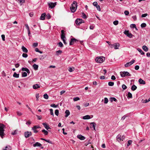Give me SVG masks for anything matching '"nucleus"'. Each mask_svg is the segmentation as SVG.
Here are the masks:
<instances>
[{"label":"nucleus","instance_id":"obj_1","mask_svg":"<svg viewBox=\"0 0 150 150\" xmlns=\"http://www.w3.org/2000/svg\"><path fill=\"white\" fill-rule=\"evenodd\" d=\"M77 6V4L76 1H74L70 7L71 11L72 13H74L76 11Z\"/></svg>","mask_w":150,"mask_h":150},{"label":"nucleus","instance_id":"obj_2","mask_svg":"<svg viewBox=\"0 0 150 150\" xmlns=\"http://www.w3.org/2000/svg\"><path fill=\"white\" fill-rule=\"evenodd\" d=\"M5 126L4 125L0 123V136L2 138H3L4 135V128Z\"/></svg>","mask_w":150,"mask_h":150},{"label":"nucleus","instance_id":"obj_3","mask_svg":"<svg viewBox=\"0 0 150 150\" xmlns=\"http://www.w3.org/2000/svg\"><path fill=\"white\" fill-rule=\"evenodd\" d=\"M105 60V58L103 56L97 57L95 59L96 61L98 63H102Z\"/></svg>","mask_w":150,"mask_h":150},{"label":"nucleus","instance_id":"obj_4","mask_svg":"<svg viewBox=\"0 0 150 150\" xmlns=\"http://www.w3.org/2000/svg\"><path fill=\"white\" fill-rule=\"evenodd\" d=\"M121 76L122 77H124L126 76H131V75L127 71H121L120 72Z\"/></svg>","mask_w":150,"mask_h":150},{"label":"nucleus","instance_id":"obj_5","mask_svg":"<svg viewBox=\"0 0 150 150\" xmlns=\"http://www.w3.org/2000/svg\"><path fill=\"white\" fill-rule=\"evenodd\" d=\"M125 138V136L124 135L121 136L119 134L117 136V139L119 142H120L121 141H123Z\"/></svg>","mask_w":150,"mask_h":150},{"label":"nucleus","instance_id":"obj_6","mask_svg":"<svg viewBox=\"0 0 150 150\" xmlns=\"http://www.w3.org/2000/svg\"><path fill=\"white\" fill-rule=\"evenodd\" d=\"M40 128V127L38 125H34L32 127V129L33 130L35 133H37L38 132V131L37 129Z\"/></svg>","mask_w":150,"mask_h":150},{"label":"nucleus","instance_id":"obj_7","mask_svg":"<svg viewBox=\"0 0 150 150\" xmlns=\"http://www.w3.org/2000/svg\"><path fill=\"white\" fill-rule=\"evenodd\" d=\"M79 42V40H77L75 38H71L69 43V45H72L74 44V42L77 43Z\"/></svg>","mask_w":150,"mask_h":150},{"label":"nucleus","instance_id":"obj_8","mask_svg":"<svg viewBox=\"0 0 150 150\" xmlns=\"http://www.w3.org/2000/svg\"><path fill=\"white\" fill-rule=\"evenodd\" d=\"M57 4V2H50L48 3V5L50 8H52L54 7Z\"/></svg>","mask_w":150,"mask_h":150},{"label":"nucleus","instance_id":"obj_9","mask_svg":"<svg viewBox=\"0 0 150 150\" xmlns=\"http://www.w3.org/2000/svg\"><path fill=\"white\" fill-rule=\"evenodd\" d=\"M75 22L76 24L78 25H79L81 23H84V21L82 19L79 18L77 19Z\"/></svg>","mask_w":150,"mask_h":150},{"label":"nucleus","instance_id":"obj_10","mask_svg":"<svg viewBox=\"0 0 150 150\" xmlns=\"http://www.w3.org/2000/svg\"><path fill=\"white\" fill-rule=\"evenodd\" d=\"M124 33L127 36L130 38H132L133 36V35L131 33H129L128 30H125Z\"/></svg>","mask_w":150,"mask_h":150},{"label":"nucleus","instance_id":"obj_11","mask_svg":"<svg viewBox=\"0 0 150 150\" xmlns=\"http://www.w3.org/2000/svg\"><path fill=\"white\" fill-rule=\"evenodd\" d=\"M24 135L25 137L27 138L32 135V133L30 132L27 131L25 132Z\"/></svg>","mask_w":150,"mask_h":150},{"label":"nucleus","instance_id":"obj_12","mask_svg":"<svg viewBox=\"0 0 150 150\" xmlns=\"http://www.w3.org/2000/svg\"><path fill=\"white\" fill-rule=\"evenodd\" d=\"M90 125H91V128H93L94 130L96 131L95 127L96 125V124L95 122H92L90 123Z\"/></svg>","mask_w":150,"mask_h":150},{"label":"nucleus","instance_id":"obj_13","mask_svg":"<svg viewBox=\"0 0 150 150\" xmlns=\"http://www.w3.org/2000/svg\"><path fill=\"white\" fill-rule=\"evenodd\" d=\"M77 138L81 140H83L85 139V137L81 134L78 135L77 136Z\"/></svg>","mask_w":150,"mask_h":150},{"label":"nucleus","instance_id":"obj_14","mask_svg":"<svg viewBox=\"0 0 150 150\" xmlns=\"http://www.w3.org/2000/svg\"><path fill=\"white\" fill-rule=\"evenodd\" d=\"M16 1L21 6L25 2V0H16Z\"/></svg>","mask_w":150,"mask_h":150},{"label":"nucleus","instance_id":"obj_15","mask_svg":"<svg viewBox=\"0 0 150 150\" xmlns=\"http://www.w3.org/2000/svg\"><path fill=\"white\" fill-rule=\"evenodd\" d=\"M42 124L43 125L45 128L47 129H50L51 128L46 123H43Z\"/></svg>","mask_w":150,"mask_h":150},{"label":"nucleus","instance_id":"obj_16","mask_svg":"<svg viewBox=\"0 0 150 150\" xmlns=\"http://www.w3.org/2000/svg\"><path fill=\"white\" fill-rule=\"evenodd\" d=\"M45 15L46 14L45 13H44L42 14L40 18V19L41 20H44L45 19Z\"/></svg>","mask_w":150,"mask_h":150},{"label":"nucleus","instance_id":"obj_17","mask_svg":"<svg viewBox=\"0 0 150 150\" xmlns=\"http://www.w3.org/2000/svg\"><path fill=\"white\" fill-rule=\"evenodd\" d=\"M42 146V144L39 142H36L35 144H33L34 147H35L36 146L40 147Z\"/></svg>","mask_w":150,"mask_h":150},{"label":"nucleus","instance_id":"obj_18","mask_svg":"<svg viewBox=\"0 0 150 150\" xmlns=\"http://www.w3.org/2000/svg\"><path fill=\"white\" fill-rule=\"evenodd\" d=\"M120 46V44L118 43H117L114 44V49H118Z\"/></svg>","mask_w":150,"mask_h":150},{"label":"nucleus","instance_id":"obj_19","mask_svg":"<svg viewBox=\"0 0 150 150\" xmlns=\"http://www.w3.org/2000/svg\"><path fill=\"white\" fill-rule=\"evenodd\" d=\"M91 118L90 116L88 115H86L83 117V119L84 120L89 119Z\"/></svg>","mask_w":150,"mask_h":150},{"label":"nucleus","instance_id":"obj_20","mask_svg":"<svg viewBox=\"0 0 150 150\" xmlns=\"http://www.w3.org/2000/svg\"><path fill=\"white\" fill-rule=\"evenodd\" d=\"M21 49L23 52L25 53H27L28 52V50L27 49L24 47V46H22Z\"/></svg>","mask_w":150,"mask_h":150},{"label":"nucleus","instance_id":"obj_21","mask_svg":"<svg viewBox=\"0 0 150 150\" xmlns=\"http://www.w3.org/2000/svg\"><path fill=\"white\" fill-rule=\"evenodd\" d=\"M33 88L34 89H37L40 88V86L38 84L34 85L33 86Z\"/></svg>","mask_w":150,"mask_h":150},{"label":"nucleus","instance_id":"obj_22","mask_svg":"<svg viewBox=\"0 0 150 150\" xmlns=\"http://www.w3.org/2000/svg\"><path fill=\"white\" fill-rule=\"evenodd\" d=\"M139 82L140 84H145L146 83L145 81L141 79H139Z\"/></svg>","mask_w":150,"mask_h":150},{"label":"nucleus","instance_id":"obj_23","mask_svg":"<svg viewBox=\"0 0 150 150\" xmlns=\"http://www.w3.org/2000/svg\"><path fill=\"white\" fill-rule=\"evenodd\" d=\"M142 48L146 52H147L148 51V47L145 45L143 46Z\"/></svg>","mask_w":150,"mask_h":150},{"label":"nucleus","instance_id":"obj_24","mask_svg":"<svg viewBox=\"0 0 150 150\" xmlns=\"http://www.w3.org/2000/svg\"><path fill=\"white\" fill-rule=\"evenodd\" d=\"M33 67L35 70H36L38 69V66L35 64H34L33 65Z\"/></svg>","mask_w":150,"mask_h":150},{"label":"nucleus","instance_id":"obj_25","mask_svg":"<svg viewBox=\"0 0 150 150\" xmlns=\"http://www.w3.org/2000/svg\"><path fill=\"white\" fill-rule=\"evenodd\" d=\"M66 115L65 116V117H67L69 115L70 113L69 111L68 110H66L65 112Z\"/></svg>","mask_w":150,"mask_h":150},{"label":"nucleus","instance_id":"obj_26","mask_svg":"<svg viewBox=\"0 0 150 150\" xmlns=\"http://www.w3.org/2000/svg\"><path fill=\"white\" fill-rule=\"evenodd\" d=\"M11 148L10 146H6L5 147V149H4L3 150H11Z\"/></svg>","mask_w":150,"mask_h":150},{"label":"nucleus","instance_id":"obj_27","mask_svg":"<svg viewBox=\"0 0 150 150\" xmlns=\"http://www.w3.org/2000/svg\"><path fill=\"white\" fill-rule=\"evenodd\" d=\"M56 54L57 55H58L59 54H60L62 53V51L61 50H59L56 52Z\"/></svg>","mask_w":150,"mask_h":150},{"label":"nucleus","instance_id":"obj_28","mask_svg":"<svg viewBox=\"0 0 150 150\" xmlns=\"http://www.w3.org/2000/svg\"><path fill=\"white\" fill-rule=\"evenodd\" d=\"M13 76L14 77L18 78L19 77V74H17L16 72H15L13 75Z\"/></svg>","mask_w":150,"mask_h":150},{"label":"nucleus","instance_id":"obj_29","mask_svg":"<svg viewBox=\"0 0 150 150\" xmlns=\"http://www.w3.org/2000/svg\"><path fill=\"white\" fill-rule=\"evenodd\" d=\"M137 50L141 54H144V53L142 51V50L141 49L138 48H137Z\"/></svg>","mask_w":150,"mask_h":150},{"label":"nucleus","instance_id":"obj_30","mask_svg":"<svg viewBox=\"0 0 150 150\" xmlns=\"http://www.w3.org/2000/svg\"><path fill=\"white\" fill-rule=\"evenodd\" d=\"M27 76V73L25 72H22V77H25Z\"/></svg>","mask_w":150,"mask_h":150},{"label":"nucleus","instance_id":"obj_31","mask_svg":"<svg viewBox=\"0 0 150 150\" xmlns=\"http://www.w3.org/2000/svg\"><path fill=\"white\" fill-rule=\"evenodd\" d=\"M137 87L134 85H133L131 87V89L133 91H135L137 89Z\"/></svg>","mask_w":150,"mask_h":150},{"label":"nucleus","instance_id":"obj_32","mask_svg":"<svg viewBox=\"0 0 150 150\" xmlns=\"http://www.w3.org/2000/svg\"><path fill=\"white\" fill-rule=\"evenodd\" d=\"M42 132L44 133V134L45 135H47L48 134V132L47 130H45V129L42 130Z\"/></svg>","mask_w":150,"mask_h":150},{"label":"nucleus","instance_id":"obj_33","mask_svg":"<svg viewBox=\"0 0 150 150\" xmlns=\"http://www.w3.org/2000/svg\"><path fill=\"white\" fill-rule=\"evenodd\" d=\"M127 98H132V95L131 93L129 92L128 93V96Z\"/></svg>","mask_w":150,"mask_h":150},{"label":"nucleus","instance_id":"obj_34","mask_svg":"<svg viewBox=\"0 0 150 150\" xmlns=\"http://www.w3.org/2000/svg\"><path fill=\"white\" fill-rule=\"evenodd\" d=\"M43 97L44 98L47 99L48 98V96L46 93L45 94L43 95Z\"/></svg>","mask_w":150,"mask_h":150},{"label":"nucleus","instance_id":"obj_35","mask_svg":"<svg viewBox=\"0 0 150 150\" xmlns=\"http://www.w3.org/2000/svg\"><path fill=\"white\" fill-rule=\"evenodd\" d=\"M17 131H18L17 130H15L12 132L11 134L13 135H15L17 134Z\"/></svg>","mask_w":150,"mask_h":150},{"label":"nucleus","instance_id":"obj_36","mask_svg":"<svg viewBox=\"0 0 150 150\" xmlns=\"http://www.w3.org/2000/svg\"><path fill=\"white\" fill-rule=\"evenodd\" d=\"M74 70V67H69L68 70L70 72L73 71Z\"/></svg>","mask_w":150,"mask_h":150},{"label":"nucleus","instance_id":"obj_37","mask_svg":"<svg viewBox=\"0 0 150 150\" xmlns=\"http://www.w3.org/2000/svg\"><path fill=\"white\" fill-rule=\"evenodd\" d=\"M146 26V24L145 23H142L141 25V26L142 28L145 27Z\"/></svg>","mask_w":150,"mask_h":150},{"label":"nucleus","instance_id":"obj_38","mask_svg":"<svg viewBox=\"0 0 150 150\" xmlns=\"http://www.w3.org/2000/svg\"><path fill=\"white\" fill-rule=\"evenodd\" d=\"M46 18L48 19H49L51 18V16L49 13H48L46 15Z\"/></svg>","mask_w":150,"mask_h":150},{"label":"nucleus","instance_id":"obj_39","mask_svg":"<svg viewBox=\"0 0 150 150\" xmlns=\"http://www.w3.org/2000/svg\"><path fill=\"white\" fill-rule=\"evenodd\" d=\"M108 85L110 86H112L114 85V83L112 82H110L108 83Z\"/></svg>","mask_w":150,"mask_h":150},{"label":"nucleus","instance_id":"obj_40","mask_svg":"<svg viewBox=\"0 0 150 150\" xmlns=\"http://www.w3.org/2000/svg\"><path fill=\"white\" fill-rule=\"evenodd\" d=\"M80 100V98L78 97L74 98H73V100L74 101L79 100Z\"/></svg>","mask_w":150,"mask_h":150},{"label":"nucleus","instance_id":"obj_41","mask_svg":"<svg viewBox=\"0 0 150 150\" xmlns=\"http://www.w3.org/2000/svg\"><path fill=\"white\" fill-rule=\"evenodd\" d=\"M132 140H129L128 141V143L127 145V146L128 147L130 144H131L132 143Z\"/></svg>","mask_w":150,"mask_h":150},{"label":"nucleus","instance_id":"obj_42","mask_svg":"<svg viewBox=\"0 0 150 150\" xmlns=\"http://www.w3.org/2000/svg\"><path fill=\"white\" fill-rule=\"evenodd\" d=\"M108 102V100L107 98H104V103L105 104H107Z\"/></svg>","mask_w":150,"mask_h":150},{"label":"nucleus","instance_id":"obj_43","mask_svg":"<svg viewBox=\"0 0 150 150\" xmlns=\"http://www.w3.org/2000/svg\"><path fill=\"white\" fill-rule=\"evenodd\" d=\"M113 24L115 25H117L118 24V21H115L113 22Z\"/></svg>","mask_w":150,"mask_h":150},{"label":"nucleus","instance_id":"obj_44","mask_svg":"<svg viewBox=\"0 0 150 150\" xmlns=\"http://www.w3.org/2000/svg\"><path fill=\"white\" fill-rule=\"evenodd\" d=\"M28 54L26 53H23L22 54V57H23L26 58L28 57Z\"/></svg>","mask_w":150,"mask_h":150},{"label":"nucleus","instance_id":"obj_45","mask_svg":"<svg viewBox=\"0 0 150 150\" xmlns=\"http://www.w3.org/2000/svg\"><path fill=\"white\" fill-rule=\"evenodd\" d=\"M55 114L57 116L59 115V110H55Z\"/></svg>","mask_w":150,"mask_h":150},{"label":"nucleus","instance_id":"obj_46","mask_svg":"<svg viewBox=\"0 0 150 150\" xmlns=\"http://www.w3.org/2000/svg\"><path fill=\"white\" fill-rule=\"evenodd\" d=\"M130 66V65L129 62H127L126 64L125 65V66L126 67H128Z\"/></svg>","mask_w":150,"mask_h":150},{"label":"nucleus","instance_id":"obj_47","mask_svg":"<svg viewBox=\"0 0 150 150\" xmlns=\"http://www.w3.org/2000/svg\"><path fill=\"white\" fill-rule=\"evenodd\" d=\"M122 88L124 90H125L127 88V87L125 85L123 84L122 86Z\"/></svg>","mask_w":150,"mask_h":150},{"label":"nucleus","instance_id":"obj_48","mask_svg":"<svg viewBox=\"0 0 150 150\" xmlns=\"http://www.w3.org/2000/svg\"><path fill=\"white\" fill-rule=\"evenodd\" d=\"M59 46L60 47H63V44L61 42H60L58 43Z\"/></svg>","mask_w":150,"mask_h":150},{"label":"nucleus","instance_id":"obj_49","mask_svg":"<svg viewBox=\"0 0 150 150\" xmlns=\"http://www.w3.org/2000/svg\"><path fill=\"white\" fill-rule=\"evenodd\" d=\"M50 114H51V115L53 116L54 113H53V110L52 109H50Z\"/></svg>","mask_w":150,"mask_h":150},{"label":"nucleus","instance_id":"obj_50","mask_svg":"<svg viewBox=\"0 0 150 150\" xmlns=\"http://www.w3.org/2000/svg\"><path fill=\"white\" fill-rule=\"evenodd\" d=\"M17 115L19 116H20L22 115V113L21 112L19 111L17 112Z\"/></svg>","mask_w":150,"mask_h":150},{"label":"nucleus","instance_id":"obj_51","mask_svg":"<svg viewBox=\"0 0 150 150\" xmlns=\"http://www.w3.org/2000/svg\"><path fill=\"white\" fill-rule=\"evenodd\" d=\"M82 17L84 18H86V15L84 13H82Z\"/></svg>","mask_w":150,"mask_h":150},{"label":"nucleus","instance_id":"obj_52","mask_svg":"<svg viewBox=\"0 0 150 150\" xmlns=\"http://www.w3.org/2000/svg\"><path fill=\"white\" fill-rule=\"evenodd\" d=\"M135 62V60L134 59L132 60L131 62H128L130 65H131L132 64Z\"/></svg>","mask_w":150,"mask_h":150},{"label":"nucleus","instance_id":"obj_53","mask_svg":"<svg viewBox=\"0 0 150 150\" xmlns=\"http://www.w3.org/2000/svg\"><path fill=\"white\" fill-rule=\"evenodd\" d=\"M129 12L127 11H125L124 12V13L125 15L127 16L129 15Z\"/></svg>","mask_w":150,"mask_h":150},{"label":"nucleus","instance_id":"obj_54","mask_svg":"<svg viewBox=\"0 0 150 150\" xmlns=\"http://www.w3.org/2000/svg\"><path fill=\"white\" fill-rule=\"evenodd\" d=\"M136 25L135 24H132L130 25L131 28H136Z\"/></svg>","mask_w":150,"mask_h":150},{"label":"nucleus","instance_id":"obj_55","mask_svg":"<svg viewBox=\"0 0 150 150\" xmlns=\"http://www.w3.org/2000/svg\"><path fill=\"white\" fill-rule=\"evenodd\" d=\"M61 38L62 40H63V39H65L66 37L65 36V35H61Z\"/></svg>","mask_w":150,"mask_h":150},{"label":"nucleus","instance_id":"obj_56","mask_svg":"<svg viewBox=\"0 0 150 150\" xmlns=\"http://www.w3.org/2000/svg\"><path fill=\"white\" fill-rule=\"evenodd\" d=\"M38 45V43L37 42H35L33 44V46L34 47H36Z\"/></svg>","mask_w":150,"mask_h":150},{"label":"nucleus","instance_id":"obj_57","mask_svg":"<svg viewBox=\"0 0 150 150\" xmlns=\"http://www.w3.org/2000/svg\"><path fill=\"white\" fill-rule=\"evenodd\" d=\"M148 15L147 13H144V14H143L142 15V18L145 17L146 16Z\"/></svg>","mask_w":150,"mask_h":150},{"label":"nucleus","instance_id":"obj_58","mask_svg":"<svg viewBox=\"0 0 150 150\" xmlns=\"http://www.w3.org/2000/svg\"><path fill=\"white\" fill-rule=\"evenodd\" d=\"M36 100H38V98H39V93H37L36 95Z\"/></svg>","mask_w":150,"mask_h":150},{"label":"nucleus","instance_id":"obj_59","mask_svg":"<svg viewBox=\"0 0 150 150\" xmlns=\"http://www.w3.org/2000/svg\"><path fill=\"white\" fill-rule=\"evenodd\" d=\"M1 38H2V39L3 40L5 41V35H1Z\"/></svg>","mask_w":150,"mask_h":150},{"label":"nucleus","instance_id":"obj_60","mask_svg":"<svg viewBox=\"0 0 150 150\" xmlns=\"http://www.w3.org/2000/svg\"><path fill=\"white\" fill-rule=\"evenodd\" d=\"M139 66L138 65H136L135 67V69L136 70H138L139 69Z\"/></svg>","mask_w":150,"mask_h":150},{"label":"nucleus","instance_id":"obj_61","mask_svg":"<svg viewBox=\"0 0 150 150\" xmlns=\"http://www.w3.org/2000/svg\"><path fill=\"white\" fill-rule=\"evenodd\" d=\"M93 5L96 7L98 5L97 2L96 1L94 2L93 3Z\"/></svg>","mask_w":150,"mask_h":150},{"label":"nucleus","instance_id":"obj_62","mask_svg":"<svg viewBox=\"0 0 150 150\" xmlns=\"http://www.w3.org/2000/svg\"><path fill=\"white\" fill-rule=\"evenodd\" d=\"M27 69H28V68H27L23 67L22 68L21 70L23 71H27Z\"/></svg>","mask_w":150,"mask_h":150},{"label":"nucleus","instance_id":"obj_63","mask_svg":"<svg viewBox=\"0 0 150 150\" xmlns=\"http://www.w3.org/2000/svg\"><path fill=\"white\" fill-rule=\"evenodd\" d=\"M111 79L112 80H115L116 79V77L114 75H112L111 76Z\"/></svg>","mask_w":150,"mask_h":150},{"label":"nucleus","instance_id":"obj_64","mask_svg":"<svg viewBox=\"0 0 150 150\" xmlns=\"http://www.w3.org/2000/svg\"><path fill=\"white\" fill-rule=\"evenodd\" d=\"M96 8H97V10L99 11H100V8L99 6L98 5L96 6Z\"/></svg>","mask_w":150,"mask_h":150}]
</instances>
